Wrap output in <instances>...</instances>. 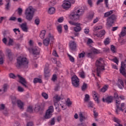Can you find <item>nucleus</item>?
<instances>
[{"label":"nucleus","mask_w":126,"mask_h":126,"mask_svg":"<svg viewBox=\"0 0 126 126\" xmlns=\"http://www.w3.org/2000/svg\"><path fill=\"white\" fill-rule=\"evenodd\" d=\"M84 13V10L81 9H75L73 13L69 15V18L73 21H78L80 17Z\"/></svg>","instance_id":"f257e3e1"},{"label":"nucleus","mask_w":126,"mask_h":126,"mask_svg":"<svg viewBox=\"0 0 126 126\" xmlns=\"http://www.w3.org/2000/svg\"><path fill=\"white\" fill-rule=\"evenodd\" d=\"M96 66V75L97 76L100 77V74L103 70H105V64H104V61L102 59H100L99 60H97L95 63Z\"/></svg>","instance_id":"f03ea898"},{"label":"nucleus","mask_w":126,"mask_h":126,"mask_svg":"<svg viewBox=\"0 0 126 126\" xmlns=\"http://www.w3.org/2000/svg\"><path fill=\"white\" fill-rule=\"evenodd\" d=\"M21 66H24L26 68L28 67V60H27V58L22 57V56L18 57L17 59L16 67L18 68H20Z\"/></svg>","instance_id":"7ed1b4c3"},{"label":"nucleus","mask_w":126,"mask_h":126,"mask_svg":"<svg viewBox=\"0 0 126 126\" xmlns=\"http://www.w3.org/2000/svg\"><path fill=\"white\" fill-rule=\"evenodd\" d=\"M25 14L26 15V18L29 21H31L33 19V16H34V10L32 6L27 8L26 9Z\"/></svg>","instance_id":"20e7f679"},{"label":"nucleus","mask_w":126,"mask_h":126,"mask_svg":"<svg viewBox=\"0 0 126 126\" xmlns=\"http://www.w3.org/2000/svg\"><path fill=\"white\" fill-rule=\"evenodd\" d=\"M28 50L30 53L33 55L34 60H37V56L40 55V48L37 46H35L32 48H29Z\"/></svg>","instance_id":"39448f33"},{"label":"nucleus","mask_w":126,"mask_h":126,"mask_svg":"<svg viewBox=\"0 0 126 126\" xmlns=\"http://www.w3.org/2000/svg\"><path fill=\"white\" fill-rule=\"evenodd\" d=\"M54 35L51 33H49L47 35V37L43 40V44L44 46L48 47L49 44H50V41L54 42L55 41V38L54 37Z\"/></svg>","instance_id":"423d86ee"},{"label":"nucleus","mask_w":126,"mask_h":126,"mask_svg":"<svg viewBox=\"0 0 126 126\" xmlns=\"http://www.w3.org/2000/svg\"><path fill=\"white\" fill-rule=\"evenodd\" d=\"M12 103L13 105H15V104H17L18 106L20 109H23V106H24V103L21 101L20 100H16V97L15 96L11 97Z\"/></svg>","instance_id":"0eeeda50"},{"label":"nucleus","mask_w":126,"mask_h":126,"mask_svg":"<svg viewBox=\"0 0 126 126\" xmlns=\"http://www.w3.org/2000/svg\"><path fill=\"white\" fill-rule=\"evenodd\" d=\"M115 20H116V16L115 15H112L111 16L109 17L107 19V25L109 26V27H111L112 25L115 22Z\"/></svg>","instance_id":"6e6552de"},{"label":"nucleus","mask_w":126,"mask_h":126,"mask_svg":"<svg viewBox=\"0 0 126 126\" xmlns=\"http://www.w3.org/2000/svg\"><path fill=\"white\" fill-rule=\"evenodd\" d=\"M53 113H54V107L52 106H49L45 113V118L50 119L52 117Z\"/></svg>","instance_id":"1a4fd4ad"},{"label":"nucleus","mask_w":126,"mask_h":126,"mask_svg":"<svg viewBox=\"0 0 126 126\" xmlns=\"http://www.w3.org/2000/svg\"><path fill=\"white\" fill-rule=\"evenodd\" d=\"M125 67H126V60L121 63V67L120 69V72L122 73V75H124V76L126 77V71Z\"/></svg>","instance_id":"9d476101"},{"label":"nucleus","mask_w":126,"mask_h":126,"mask_svg":"<svg viewBox=\"0 0 126 126\" xmlns=\"http://www.w3.org/2000/svg\"><path fill=\"white\" fill-rule=\"evenodd\" d=\"M62 7L63 8V9L68 10L69 8L71 7V3L70 2V1H69V0H64L63 1Z\"/></svg>","instance_id":"9b49d317"},{"label":"nucleus","mask_w":126,"mask_h":126,"mask_svg":"<svg viewBox=\"0 0 126 126\" xmlns=\"http://www.w3.org/2000/svg\"><path fill=\"white\" fill-rule=\"evenodd\" d=\"M72 83L75 87H78L79 86V79L77 76L74 75L72 77Z\"/></svg>","instance_id":"f8f14e48"},{"label":"nucleus","mask_w":126,"mask_h":126,"mask_svg":"<svg viewBox=\"0 0 126 126\" xmlns=\"http://www.w3.org/2000/svg\"><path fill=\"white\" fill-rule=\"evenodd\" d=\"M61 100V96L56 95L53 97V102L54 103V106L56 107V109H59V102Z\"/></svg>","instance_id":"ddd939ff"},{"label":"nucleus","mask_w":126,"mask_h":126,"mask_svg":"<svg viewBox=\"0 0 126 126\" xmlns=\"http://www.w3.org/2000/svg\"><path fill=\"white\" fill-rule=\"evenodd\" d=\"M92 95L94 99L95 102H97V103H99V94L97 92H95V91H93L92 92Z\"/></svg>","instance_id":"4468645a"},{"label":"nucleus","mask_w":126,"mask_h":126,"mask_svg":"<svg viewBox=\"0 0 126 126\" xmlns=\"http://www.w3.org/2000/svg\"><path fill=\"white\" fill-rule=\"evenodd\" d=\"M69 48L71 51H75L76 50V43H75V41H71L70 42Z\"/></svg>","instance_id":"2eb2a0df"},{"label":"nucleus","mask_w":126,"mask_h":126,"mask_svg":"<svg viewBox=\"0 0 126 126\" xmlns=\"http://www.w3.org/2000/svg\"><path fill=\"white\" fill-rule=\"evenodd\" d=\"M18 77L20 79V82L25 87L27 88V86L26 85V81L25 80V79L23 77H21L20 75H18Z\"/></svg>","instance_id":"dca6fc26"},{"label":"nucleus","mask_w":126,"mask_h":126,"mask_svg":"<svg viewBox=\"0 0 126 126\" xmlns=\"http://www.w3.org/2000/svg\"><path fill=\"white\" fill-rule=\"evenodd\" d=\"M106 33V32L104 30H102L99 32L98 33L95 34V38H102V37L105 35Z\"/></svg>","instance_id":"f3484780"},{"label":"nucleus","mask_w":126,"mask_h":126,"mask_svg":"<svg viewBox=\"0 0 126 126\" xmlns=\"http://www.w3.org/2000/svg\"><path fill=\"white\" fill-rule=\"evenodd\" d=\"M8 88V85L6 84H4L2 89H0V95H1V94H3L4 92H6V91H7Z\"/></svg>","instance_id":"a211bd4d"},{"label":"nucleus","mask_w":126,"mask_h":126,"mask_svg":"<svg viewBox=\"0 0 126 126\" xmlns=\"http://www.w3.org/2000/svg\"><path fill=\"white\" fill-rule=\"evenodd\" d=\"M20 27L24 32H28V28L26 23H23L20 25Z\"/></svg>","instance_id":"6ab92c4d"},{"label":"nucleus","mask_w":126,"mask_h":126,"mask_svg":"<svg viewBox=\"0 0 126 126\" xmlns=\"http://www.w3.org/2000/svg\"><path fill=\"white\" fill-rule=\"evenodd\" d=\"M114 123H116L117 124H114L115 126H123V125L121 124V120L116 117L113 118V119Z\"/></svg>","instance_id":"aec40b11"},{"label":"nucleus","mask_w":126,"mask_h":126,"mask_svg":"<svg viewBox=\"0 0 126 126\" xmlns=\"http://www.w3.org/2000/svg\"><path fill=\"white\" fill-rule=\"evenodd\" d=\"M102 101L108 103H112V102H113V96H108L107 98H103Z\"/></svg>","instance_id":"412c9836"},{"label":"nucleus","mask_w":126,"mask_h":126,"mask_svg":"<svg viewBox=\"0 0 126 126\" xmlns=\"http://www.w3.org/2000/svg\"><path fill=\"white\" fill-rule=\"evenodd\" d=\"M80 23H78L76 27L73 28L74 32H80L81 31V27H80Z\"/></svg>","instance_id":"4be33fe9"},{"label":"nucleus","mask_w":126,"mask_h":126,"mask_svg":"<svg viewBox=\"0 0 126 126\" xmlns=\"http://www.w3.org/2000/svg\"><path fill=\"white\" fill-rule=\"evenodd\" d=\"M0 64H3L4 63V55L2 54V52L0 51Z\"/></svg>","instance_id":"5701e85b"},{"label":"nucleus","mask_w":126,"mask_h":126,"mask_svg":"<svg viewBox=\"0 0 126 126\" xmlns=\"http://www.w3.org/2000/svg\"><path fill=\"white\" fill-rule=\"evenodd\" d=\"M120 104H121V101L117 99L116 100V105L117 109H116V114H119V110H120Z\"/></svg>","instance_id":"b1692460"},{"label":"nucleus","mask_w":126,"mask_h":126,"mask_svg":"<svg viewBox=\"0 0 126 126\" xmlns=\"http://www.w3.org/2000/svg\"><path fill=\"white\" fill-rule=\"evenodd\" d=\"M6 52L8 54V58H9L10 61H12V53H11V50L7 49Z\"/></svg>","instance_id":"393cba45"},{"label":"nucleus","mask_w":126,"mask_h":126,"mask_svg":"<svg viewBox=\"0 0 126 126\" xmlns=\"http://www.w3.org/2000/svg\"><path fill=\"white\" fill-rule=\"evenodd\" d=\"M44 75L45 77H50V75H51V74H50V71L49 70V69H48V68L47 67H45L44 68Z\"/></svg>","instance_id":"a878e982"},{"label":"nucleus","mask_w":126,"mask_h":126,"mask_svg":"<svg viewBox=\"0 0 126 126\" xmlns=\"http://www.w3.org/2000/svg\"><path fill=\"white\" fill-rule=\"evenodd\" d=\"M56 12V9L54 7H50L48 9V13L49 14H54Z\"/></svg>","instance_id":"bb28decb"},{"label":"nucleus","mask_w":126,"mask_h":126,"mask_svg":"<svg viewBox=\"0 0 126 126\" xmlns=\"http://www.w3.org/2000/svg\"><path fill=\"white\" fill-rule=\"evenodd\" d=\"M79 116L80 117V122H82L84 120H85L86 118H85V116H83V113L80 112Z\"/></svg>","instance_id":"cd10ccee"},{"label":"nucleus","mask_w":126,"mask_h":126,"mask_svg":"<svg viewBox=\"0 0 126 126\" xmlns=\"http://www.w3.org/2000/svg\"><path fill=\"white\" fill-rule=\"evenodd\" d=\"M101 29H103V26H94L93 31H98V30H101Z\"/></svg>","instance_id":"c85d7f7f"},{"label":"nucleus","mask_w":126,"mask_h":126,"mask_svg":"<svg viewBox=\"0 0 126 126\" xmlns=\"http://www.w3.org/2000/svg\"><path fill=\"white\" fill-rule=\"evenodd\" d=\"M45 35H46V31L43 30L41 32L40 34V37L41 39L45 38Z\"/></svg>","instance_id":"c756f323"},{"label":"nucleus","mask_w":126,"mask_h":126,"mask_svg":"<svg viewBox=\"0 0 126 126\" xmlns=\"http://www.w3.org/2000/svg\"><path fill=\"white\" fill-rule=\"evenodd\" d=\"M57 29L59 34H61L62 32H63V27H62V25H60L58 26Z\"/></svg>","instance_id":"7c9ffc66"},{"label":"nucleus","mask_w":126,"mask_h":126,"mask_svg":"<svg viewBox=\"0 0 126 126\" xmlns=\"http://www.w3.org/2000/svg\"><path fill=\"white\" fill-rule=\"evenodd\" d=\"M42 83V80L40 78H35L33 79V83Z\"/></svg>","instance_id":"2f4dec72"},{"label":"nucleus","mask_w":126,"mask_h":126,"mask_svg":"<svg viewBox=\"0 0 126 126\" xmlns=\"http://www.w3.org/2000/svg\"><path fill=\"white\" fill-rule=\"evenodd\" d=\"M87 88H88L87 84L84 83L81 88L82 91H85V90H86Z\"/></svg>","instance_id":"473e14b6"},{"label":"nucleus","mask_w":126,"mask_h":126,"mask_svg":"<svg viewBox=\"0 0 126 126\" xmlns=\"http://www.w3.org/2000/svg\"><path fill=\"white\" fill-rule=\"evenodd\" d=\"M126 35V31H122L120 34H119L120 38H122Z\"/></svg>","instance_id":"72a5a7b5"},{"label":"nucleus","mask_w":126,"mask_h":126,"mask_svg":"<svg viewBox=\"0 0 126 126\" xmlns=\"http://www.w3.org/2000/svg\"><path fill=\"white\" fill-rule=\"evenodd\" d=\"M113 14V11L110 10L108 12H106L104 13V17H108V16H110L111 14Z\"/></svg>","instance_id":"f704fd0d"},{"label":"nucleus","mask_w":126,"mask_h":126,"mask_svg":"<svg viewBox=\"0 0 126 126\" xmlns=\"http://www.w3.org/2000/svg\"><path fill=\"white\" fill-rule=\"evenodd\" d=\"M79 75L81 78H84L85 77V72L82 70L79 72Z\"/></svg>","instance_id":"c9c22d12"},{"label":"nucleus","mask_w":126,"mask_h":126,"mask_svg":"<svg viewBox=\"0 0 126 126\" xmlns=\"http://www.w3.org/2000/svg\"><path fill=\"white\" fill-rule=\"evenodd\" d=\"M13 39L11 38H9V41L8 43V46H13V43H14Z\"/></svg>","instance_id":"e433bc0d"},{"label":"nucleus","mask_w":126,"mask_h":126,"mask_svg":"<svg viewBox=\"0 0 126 126\" xmlns=\"http://www.w3.org/2000/svg\"><path fill=\"white\" fill-rule=\"evenodd\" d=\"M67 56L69 58V61L71 63H74V58H73V57L71 56V55L69 54H67Z\"/></svg>","instance_id":"4c0bfd02"},{"label":"nucleus","mask_w":126,"mask_h":126,"mask_svg":"<svg viewBox=\"0 0 126 126\" xmlns=\"http://www.w3.org/2000/svg\"><path fill=\"white\" fill-rule=\"evenodd\" d=\"M94 17V12H91L88 16V18L89 19H92Z\"/></svg>","instance_id":"58836bf2"},{"label":"nucleus","mask_w":126,"mask_h":126,"mask_svg":"<svg viewBox=\"0 0 126 126\" xmlns=\"http://www.w3.org/2000/svg\"><path fill=\"white\" fill-rule=\"evenodd\" d=\"M125 103H122L121 104L120 107H119L120 111H122V112H124V109H123L125 108Z\"/></svg>","instance_id":"ea45409f"},{"label":"nucleus","mask_w":126,"mask_h":126,"mask_svg":"<svg viewBox=\"0 0 126 126\" xmlns=\"http://www.w3.org/2000/svg\"><path fill=\"white\" fill-rule=\"evenodd\" d=\"M66 104L67 106H68V107H70L72 103H71V101H70V99H69V98H67V101H66Z\"/></svg>","instance_id":"a19ab883"},{"label":"nucleus","mask_w":126,"mask_h":126,"mask_svg":"<svg viewBox=\"0 0 126 126\" xmlns=\"http://www.w3.org/2000/svg\"><path fill=\"white\" fill-rule=\"evenodd\" d=\"M87 56L88 58H91V59H93V58L94 57L93 53L92 52L87 53Z\"/></svg>","instance_id":"79ce46f5"},{"label":"nucleus","mask_w":126,"mask_h":126,"mask_svg":"<svg viewBox=\"0 0 126 126\" xmlns=\"http://www.w3.org/2000/svg\"><path fill=\"white\" fill-rule=\"evenodd\" d=\"M40 110H41V107L38 105H36L34 108V111L36 112H39Z\"/></svg>","instance_id":"37998d69"},{"label":"nucleus","mask_w":126,"mask_h":126,"mask_svg":"<svg viewBox=\"0 0 126 126\" xmlns=\"http://www.w3.org/2000/svg\"><path fill=\"white\" fill-rule=\"evenodd\" d=\"M91 51L93 52V53H94V54H99V53H100L99 50L95 48H92Z\"/></svg>","instance_id":"c03bdc74"},{"label":"nucleus","mask_w":126,"mask_h":126,"mask_svg":"<svg viewBox=\"0 0 126 126\" xmlns=\"http://www.w3.org/2000/svg\"><path fill=\"white\" fill-rule=\"evenodd\" d=\"M108 89V86L105 85L101 89V92H106Z\"/></svg>","instance_id":"a18cd8bd"},{"label":"nucleus","mask_w":126,"mask_h":126,"mask_svg":"<svg viewBox=\"0 0 126 126\" xmlns=\"http://www.w3.org/2000/svg\"><path fill=\"white\" fill-rule=\"evenodd\" d=\"M88 107H89V108H93V107H94V103H93L92 101L89 102Z\"/></svg>","instance_id":"49530a36"},{"label":"nucleus","mask_w":126,"mask_h":126,"mask_svg":"<svg viewBox=\"0 0 126 126\" xmlns=\"http://www.w3.org/2000/svg\"><path fill=\"white\" fill-rule=\"evenodd\" d=\"M90 98V96L88 94H86L85 97V102H88L89 101V98Z\"/></svg>","instance_id":"de8ad7c7"},{"label":"nucleus","mask_w":126,"mask_h":126,"mask_svg":"<svg viewBox=\"0 0 126 126\" xmlns=\"http://www.w3.org/2000/svg\"><path fill=\"white\" fill-rule=\"evenodd\" d=\"M105 45H109L110 44V38H107L104 41Z\"/></svg>","instance_id":"09e8293b"},{"label":"nucleus","mask_w":126,"mask_h":126,"mask_svg":"<svg viewBox=\"0 0 126 126\" xmlns=\"http://www.w3.org/2000/svg\"><path fill=\"white\" fill-rule=\"evenodd\" d=\"M27 111L29 112V113H32V112H33V108H32V106H29Z\"/></svg>","instance_id":"8fccbe9b"},{"label":"nucleus","mask_w":126,"mask_h":126,"mask_svg":"<svg viewBox=\"0 0 126 126\" xmlns=\"http://www.w3.org/2000/svg\"><path fill=\"white\" fill-rule=\"evenodd\" d=\"M68 22L69 24H70L71 25H73L74 26H76V25L78 24V23H75L72 21H69Z\"/></svg>","instance_id":"3c124183"},{"label":"nucleus","mask_w":126,"mask_h":126,"mask_svg":"<svg viewBox=\"0 0 126 126\" xmlns=\"http://www.w3.org/2000/svg\"><path fill=\"white\" fill-rule=\"evenodd\" d=\"M78 57L80 59H81V58H84V57H85V53L83 52L79 54Z\"/></svg>","instance_id":"603ef678"},{"label":"nucleus","mask_w":126,"mask_h":126,"mask_svg":"<svg viewBox=\"0 0 126 126\" xmlns=\"http://www.w3.org/2000/svg\"><path fill=\"white\" fill-rule=\"evenodd\" d=\"M9 21H16V17L11 16L9 19Z\"/></svg>","instance_id":"864d4df0"},{"label":"nucleus","mask_w":126,"mask_h":126,"mask_svg":"<svg viewBox=\"0 0 126 126\" xmlns=\"http://www.w3.org/2000/svg\"><path fill=\"white\" fill-rule=\"evenodd\" d=\"M111 50L112 53H116V47L114 45H111Z\"/></svg>","instance_id":"5fc2aeb1"},{"label":"nucleus","mask_w":126,"mask_h":126,"mask_svg":"<svg viewBox=\"0 0 126 126\" xmlns=\"http://www.w3.org/2000/svg\"><path fill=\"white\" fill-rule=\"evenodd\" d=\"M5 108V105L3 104H0V111H2V110H4Z\"/></svg>","instance_id":"6e6d98bb"},{"label":"nucleus","mask_w":126,"mask_h":126,"mask_svg":"<svg viewBox=\"0 0 126 126\" xmlns=\"http://www.w3.org/2000/svg\"><path fill=\"white\" fill-rule=\"evenodd\" d=\"M22 11H23V10H22V8H18V13L19 15H21V14H22Z\"/></svg>","instance_id":"4d7b16f0"},{"label":"nucleus","mask_w":126,"mask_h":126,"mask_svg":"<svg viewBox=\"0 0 126 126\" xmlns=\"http://www.w3.org/2000/svg\"><path fill=\"white\" fill-rule=\"evenodd\" d=\"M42 96L44 99H48V94L45 93H42Z\"/></svg>","instance_id":"13d9d810"},{"label":"nucleus","mask_w":126,"mask_h":126,"mask_svg":"<svg viewBox=\"0 0 126 126\" xmlns=\"http://www.w3.org/2000/svg\"><path fill=\"white\" fill-rule=\"evenodd\" d=\"M34 23L36 25H39L40 24V19H36L34 20Z\"/></svg>","instance_id":"bf43d9fd"},{"label":"nucleus","mask_w":126,"mask_h":126,"mask_svg":"<svg viewBox=\"0 0 126 126\" xmlns=\"http://www.w3.org/2000/svg\"><path fill=\"white\" fill-rule=\"evenodd\" d=\"M13 31L16 35H17V32H18V33H20V30H19V29H14Z\"/></svg>","instance_id":"052dcab7"},{"label":"nucleus","mask_w":126,"mask_h":126,"mask_svg":"<svg viewBox=\"0 0 126 126\" xmlns=\"http://www.w3.org/2000/svg\"><path fill=\"white\" fill-rule=\"evenodd\" d=\"M112 61H113V62H114V63H116L117 64H118V63H119V60H118V59H117V57H115Z\"/></svg>","instance_id":"680f3d73"},{"label":"nucleus","mask_w":126,"mask_h":126,"mask_svg":"<svg viewBox=\"0 0 126 126\" xmlns=\"http://www.w3.org/2000/svg\"><path fill=\"white\" fill-rule=\"evenodd\" d=\"M18 91H19V92H23V91H24V89H23V88H22V87H21L20 86H18Z\"/></svg>","instance_id":"e2e57ef3"},{"label":"nucleus","mask_w":126,"mask_h":126,"mask_svg":"<svg viewBox=\"0 0 126 126\" xmlns=\"http://www.w3.org/2000/svg\"><path fill=\"white\" fill-rule=\"evenodd\" d=\"M10 5H9V2H8L7 4L5 5V8L6 10H9Z\"/></svg>","instance_id":"0e129e2a"},{"label":"nucleus","mask_w":126,"mask_h":126,"mask_svg":"<svg viewBox=\"0 0 126 126\" xmlns=\"http://www.w3.org/2000/svg\"><path fill=\"white\" fill-rule=\"evenodd\" d=\"M52 81H56V80H57V75L54 74L53 75L52 78Z\"/></svg>","instance_id":"69168bd1"},{"label":"nucleus","mask_w":126,"mask_h":126,"mask_svg":"<svg viewBox=\"0 0 126 126\" xmlns=\"http://www.w3.org/2000/svg\"><path fill=\"white\" fill-rule=\"evenodd\" d=\"M114 99H119V94L117 93H115L114 94Z\"/></svg>","instance_id":"338daca9"},{"label":"nucleus","mask_w":126,"mask_h":126,"mask_svg":"<svg viewBox=\"0 0 126 126\" xmlns=\"http://www.w3.org/2000/svg\"><path fill=\"white\" fill-rule=\"evenodd\" d=\"M58 21L60 23H62V22H63V17H62L60 18L59 19H58Z\"/></svg>","instance_id":"774afa93"}]
</instances>
